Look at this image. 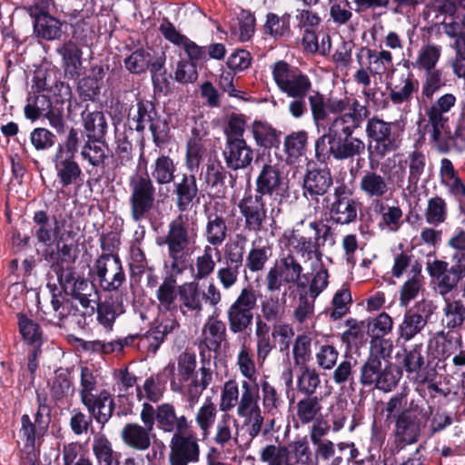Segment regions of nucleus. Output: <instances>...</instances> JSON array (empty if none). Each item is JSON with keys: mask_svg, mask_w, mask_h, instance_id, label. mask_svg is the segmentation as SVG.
<instances>
[{"mask_svg": "<svg viewBox=\"0 0 465 465\" xmlns=\"http://www.w3.org/2000/svg\"><path fill=\"white\" fill-rule=\"evenodd\" d=\"M322 409L318 397L308 396L297 402L296 417L302 425H306L315 421L322 416Z\"/></svg>", "mask_w": 465, "mask_h": 465, "instance_id": "nucleus-39", "label": "nucleus"}, {"mask_svg": "<svg viewBox=\"0 0 465 465\" xmlns=\"http://www.w3.org/2000/svg\"><path fill=\"white\" fill-rule=\"evenodd\" d=\"M328 152L336 160H353L355 157L361 156L365 151V143L360 137L352 134L327 138L326 144Z\"/></svg>", "mask_w": 465, "mask_h": 465, "instance_id": "nucleus-17", "label": "nucleus"}, {"mask_svg": "<svg viewBox=\"0 0 465 465\" xmlns=\"http://www.w3.org/2000/svg\"><path fill=\"white\" fill-rule=\"evenodd\" d=\"M289 451L298 464L309 465L312 462V452L306 437L296 439L289 444Z\"/></svg>", "mask_w": 465, "mask_h": 465, "instance_id": "nucleus-59", "label": "nucleus"}, {"mask_svg": "<svg viewBox=\"0 0 465 465\" xmlns=\"http://www.w3.org/2000/svg\"><path fill=\"white\" fill-rule=\"evenodd\" d=\"M100 286L105 291H116L125 280L120 259L116 255L100 256L93 268Z\"/></svg>", "mask_w": 465, "mask_h": 465, "instance_id": "nucleus-12", "label": "nucleus"}, {"mask_svg": "<svg viewBox=\"0 0 465 465\" xmlns=\"http://www.w3.org/2000/svg\"><path fill=\"white\" fill-rule=\"evenodd\" d=\"M153 106L149 102H139L135 109H132L129 114V121L132 127L137 132H142L146 126H149L154 134L155 128L152 124Z\"/></svg>", "mask_w": 465, "mask_h": 465, "instance_id": "nucleus-38", "label": "nucleus"}, {"mask_svg": "<svg viewBox=\"0 0 465 465\" xmlns=\"http://www.w3.org/2000/svg\"><path fill=\"white\" fill-rule=\"evenodd\" d=\"M165 242L169 256L173 259L174 266L183 258V252L195 241L194 236L188 232L183 219L179 217L170 223Z\"/></svg>", "mask_w": 465, "mask_h": 465, "instance_id": "nucleus-16", "label": "nucleus"}, {"mask_svg": "<svg viewBox=\"0 0 465 465\" xmlns=\"http://www.w3.org/2000/svg\"><path fill=\"white\" fill-rule=\"evenodd\" d=\"M136 391L139 400L146 398L156 402L163 397V386L158 379L152 376L144 381L142 387L137 386Z\"/></svg>", "mask_w": 465, "mask_h": 465, "instance_id": "nucleus-60", "label": "nucleus"}, {"mask_svg": "<svg viewBox=\"0 0 465 465\" xmlns=\"http://www.w3.org/2000/svg\"><path fill=\"white\" fill-rule=\"evenodd\" d=\"M87 411L99 423H105L112 416L114 403L110 392L106 390L101 391L97 395H93L89 402H82Z\"/></svg>", "mask_w": 465, "mask_h": 465, "instance_id": "nucleus-27", "label": "nucleus"}, {"mask_svg": "<svg viewBox=\"0 0 465 465\" xmlns=\"http://www.w3.org/2000/svg\"><path fill=\"white\" fill-rule=\"evenodd\" d=\"M424 215L429 224L437 226L443 223L448 215V207L445 200L439 196L429 199Z\"/></svg>", "mask_w": 465, "mask_h": 465, "instance_id": "nucleus-52", "label": "nucleus"}, {"mask_svg": "<svg viewBox=\"0 0 465 465\" xmlns=\"http://www.w3.org/2000/svg\"><path fill=\"white\" fill-rule=\"evenodd\" d=\"M81 155L91 165L99 166L107 157V147L97 142L88 143L82 149Z\"/></svg>", "mask_w": 465, "mask_h": 465, "instance_id": "nucleus-61", "label": "nucleus"}, {"mask_svg": "<svg viewBox=\"0 0 465 465\" xmlns=\"http://www.w3.org/2000/svg\"><path fill=\"white\" fill-rule=\"evenodd\" d=\"M255 191L257 195L262 197L267 195L272 203L277 204V208H272L271 215L281 213L280 205L290 197V188L288 183L282 177L279 168L275 164L265 163L255 180Z\"/></svg>", "mask_w": 465, "mask_h": 465, "instance_id": "nucleus-5", "label": "nucleus"}, {"mask_svg": "<svg viewBox=\"0 0 465 465\" xmlns=\"http://www.w3.org/2000/svg\"><path fill=\"white\" fill-rule=\"evenodd\" d=\"M19 330L24 340L34 349H40L43 343V331L39 324L25 316L19 317Z\"/></svg>", "mask_w": 465, "mask_h": 465, "instance_id": "nucleus-53", "label": "nucleus"}, {"mask_svg": "<svg viewBox=\"0 0 465 465\" xmlns=\"http://www.w3.org/2000/svg\"><path fill=\"white\" fill-rule=\"evenodd\" d=\"M356 59L365 61L372 75L382 74L392 63V55L389 51L376 53L368 48H361Z\"/></svg>", "mask_w": 465, "mask_h": 465, "instance_id": "nucleus-30", "label": "nucleus"}, {"mask_svg": "<svg viewBox=\"0 0 465 465\" xmlns=\"http://www.w3.org/2000/svg\"><path fill=\"white\" fill-rule=\"evenodd\" d=\"M313 276L309 284V295L315 301L316 298L327 288L329 283V274L327 269L323 266L322 262L321 265L317 266Z\"/></svg>", "mask_w": 465, "mask_h": 465, "instance_id": "nucleus-63", "label": "nucleus"}, {"mask_svg": "<svg viewBox=\"0 0 465 465\" xmlns=\"http://www.w3.org/2000/svg\"><path fill=\"white\" fill-rule=\"evenodd\" d=\"M49 2L42 0L27 7L34 19V33L45 40H54L61 35V23L48 14Z\"/></svg>", "mask_w": 465, "mask_h": 465, "instance_id": "nucleus-15", "label": "nucleus"}, {"mask_svg": "<svg viewBox=\"0 0 465 465\" xmlns=\"http://www.w3.org/2000/svg\"><path fill=\"white\" fill-rule=\"evenodd\" d=\"M320 377L315 369L304 368L298 379V389L301 392L311 396L320 384Z\"/></svg>", "mask_w": 465, "mask_h": 465, "instance_id": "nucleus-64", "label": "nucleus"}, {"mask_svg": "<svg viewBox=\"0 0 465 465\" xmlns=\"http://www.w3.org/2000/svg\"><path fill=\"white\" fill-rule=\"evenodd\" d=\"M129 205L134 221L140 222L153 209L155 187L147 173H134L129 178Z\"/></svg>", "mask_w": 465, "mask_h": 465, "instance_id": "nucleus-6", "label": "nucleus"}, {"mask_svg": "<svg viewBox=\"0 0 465 465\" xmlns=\"http://www.w3.org/2000/svg\"><path fill=\"white\" fill-rule=\"evenodd\" d=\"M176 166L172 158L166 155L159 156L151 165V176L158 185L173 183L175 178Z\"/></svg>", "mask_w": 465, "mask_h": 465, "instance_id": "nucleus-36", "label": "nucleus"}, {"mask_svg": "<svg viewBox=\"0 0 465 465\" xmlns=\"http://www.w3.org/2000/svg\"><path fill=\"white\" fill-rule=\"evenodd\" d=\"M361 193L371 200H381L391 193V186L388 179L375 171H365L359 182Z\"/></svg>", "mask_w": 465, "mask_h": 465, "instance_id": "nucleus-23", "label": "nucleus"}, {"mask_svg": "<svg viewBox=\"0 0 465 465\" xmlns=\"http://www.w3.org/2000/svg\"><path fill=\"white\" fill-rule=\"evenodd\" d=\"M215 249L210 245L204 246L202 253L197 255L191 265L193 282L208 278L215 270L216 262L213 259Z\"/></svg>", "mask_w": 465, "mask_h": 465, "instance_id": "nucleus-34", "label": "nucleus"}, {"mask_svg": "<svg viewBox=\"0 0 465 465\" xmlns=\"http://www.w3.org/2000/svg\"><path fill=\"white\" fill-rule=\"evenodd\" d=\"M156 423L159 430L164 432L186 431L191 422L184 415H178L175 407L171 403L157 406Z\"/></svg>", "mask_w": 465, "mask_h": 465, "instance_id": "nucleus-24", "label": "nucleus"}, {"mask_svg": "<svg viewBox=\"0 0 465 465\" xmlns=\"http://www.w3.org/2000/svg\"><path fill=\"white\" fill-rule=\"evenodd\" d=\"M34 222L36 224L35 235L38 241L45 244L49 245L56 239H72L74 236L72 226L65 220L48 218L43 211L35 213Z\"/></svg>", "mask_w": 465, "mask_h": 465, "instance_id": "nucleus-13", "label": "nucleus"}, {"mask_svg": "<svg viewBox=\"0 0 465 465\" xmlns=\"http://www.w3.org/2000/svg\"><path fill=\"white\" fill-rule=\"evenodd\" d=\"M286 292L282 294V298L272 295L262 302L261 312L263 318L268 322H277L284 315L286 302Z\"/></svg>", "mask_w": 465, "mask_h": 465, "instance_id": "nucleus-51", "label": "nucleus"}, {"mask_svg": "<svg viewBox=\"0 0 465 465\" xmlns=\"http://www.w3.org/2000/svg\"><path fill=\"white\" fill-rule=\"evenodd\" d=\"M308 134L305 131L292 132L284 138V152L291 160L298 159L306 151Z\"/></svg>", "mask_w": 465, "mask_h": 465, "instance_id": "nucleus-48", "label": "nucleus"}, {"mask_svg": "<svg viewBox=\"0 0 465 465\" xmlns=\"http://www.w3.org/2000/svg\"><path fill=\"white\" fill-rule=\"evenodd\" d=\"M82 116L84 129L88 133L89 137L98 139L104 136L106 131V122L102 112L84 111Z\"/></svg>", "mask_w": 465, "mask_h": 465, "instance_id": "nucleus-54", "label": "nucleus"}, {"mask_svg": "<svg viewBox=\"0 0 465 465\" xmlns=\"http://www.w3.org/2000/svg\"><path fill=\"white\" fill-rule=\"evenodd\" d=\"M237 436V421L230 414H223L215 427L214 442L220 446H225L232 440H236Z\"/></svg>", "mask_w": 465, "mask_h": 465, "instance_id": "nucleus-42", "label": "nucleus"}, {"mask_svg": "<svg viewBox=\"0 0 465 465\" xmlns=\"http://www.w3.org/2000/svg\"><path fill=\"white\" fill-rule=\"evenodd\" d=\"M421 427L418 416L404 411L395 417L394 436L396 441L402 444H412L418 441Z\"/></svg>", "mask_w": 465, "mask_h": 465, "instance_id": "nucleus-21", "label": "nucleus"}, {"mask_svg": "<svg viewBox=\"0 0 465 465\" xmlns=\"http://www.w3.org/2000/svg\"><path fill=\"white\" fill-rule=\"evenodd\" d=\"M151 430L136 423L126 424L122 430L124 442L135 450H145L150 447Z\"/></svg>", "mask_w": 465, "mask_h": 465, "instance_id": "nucleus-33", "label": "nucleus"}, {"mask_svg": "<svg viewBox=\"0 0 465 465\" xmlns=\"http://www.w3.org/2000/svg\"><path fill=\"white\" fill-rule=\"evenodd\" d=\"M236 366L241 375L252 384H256L257 369L252 349L242 343L237 352Z\"/></svg>", "mask_w": 465, "mask_h": 465, "instance_id": "nucleus-41", "label": "nucleus"}, {"mask_svg": "<svg viewBox=\"0 0 465 465\" xmlns=\"http://www.w3.org/2000/svg\"><path fill=\"white\" fill-rule=\"evenodd\" d=\"M428 317L409 310L405 312L402 322L398 326L399 339L410 341L415 338L425 328Z\"/></svg>", "mask_w": 465, "mask_h": 465, "instance_id": "nucleus-29", "label": "nucleus"}, {"mask_svg": "<svg viewBox=\"0 0 465 465\" xmlns=\"http://www.w3.org/2000/svg\"><path fill=\"white\" fill-rule=\"evenodd\" d=\"M241 401L239 385L235 380L224 382L221 390L219 409L223 412H228L236 408Z\"/></svg>", "mask_w": 465, "mask_h": 465, "instance_id": "nucleus-50", "label": "nucleus"}, {"mask_svg": "<svg viewBox=\"0 0 465 465\" xmlns=\"http://www.w3.org/2000/svg\"><path fill=\"white\" fill-rule=\"evenodd\" d=\"M366 135L370 141L371 153L380 158L397 149V142L392 134V124L385 122L377 116L367 121Z\"/></svg>", "mask_w": 465, "mask_h": 465, "instance_id": "nucleus-10", "label": "nucleus"}, {"mask_svg": "<svg viewBox=\"0 0 465 465\" xmlns=\"http://www.w3.org/2000/svg\"><path fill=\"white\" fill-rule=\"evenodd\" d=\"M293 319L306 329L313 328L316 322L314 301H310L306 295H300L293 311Z\"/></svg>", "mask_w": 465, "mask_h": 465, "instance_id": "nucleus-44", "label": "nucleus"}, {"mask_svg": "<svg viewBox=\"0 0 465 465\" xmlns=\"http://www.w3.org/2000/svg\"><path fill=\"white\" fill-rule=\"evenodd\" d=\"M168 461L170 465L195 464L200 460V445L192 431H176L169 444Z\"/></svg>", "mask_w": 465, "mask_h": 465, "instance_id": "nucleus-9", "label": "nucleus"}, {"mask_svg": "<svg viewBox=\"0 0 465 465\" xmlns=\"http://www.w3.org/2000/svg\"><path fill=\"white\" fill-rule=\"evenodd\" d=\"M382 368L380 359L369 358L361 368V382L365 386H376L379 379H381Z\"/></svg>", "mask_w": 465, "mask_h": 465, "instance_id": "nucleus-62", "label": "nucleus"}, {"mask_svg": "<svg viewBox=\"0 0 465 465\" xmlns=\"http://www.w3.org/2000/svg\"><path fill=\"white\" fill-rule=\"evenodd\" d=\"M70 292L74 295L85 308H94V305L97 303L98 293L94 285L84 279L74 281Z\"/></svg>", "mask_w": 465, "mask_h": 465, "instance_id": "nucleus-47", "label": "nucleus"}, {"mask_svg": "<svg viewBox=\"0 0 465 465\" xmlns=\"http://www.w3.org/2000/svg\"><path fill=\"white\" fill-rule=\"evenodd\" d=\"M332 184V178L328 169H312L303 177V195L306 198L325 194Z\"/></svg>", "mask_w": 465, "mask_h": 465, "instance_id": "nucleus-26", "label": "nucleus"}, {"mask_svg": "<svg viewBox=\"0 0 465 465\" xmlns=\"http://www.w3.org/2000/svg\"><path fill=\"white\" fill-rule=\"evenodd\" d=\"M348 112L338 114L331 122L326 134L319 137L315 143L317 157L324 155L327 149L326 139L352 134L362 122L370 115L369 108L359 100L348 97Z\"/></svg>", "mask_w": 465, "mask_h": 465, "instance_id": "nucleus-1", "label": "nucleus"}, {"mask_svg": "<svg viewBox=\"0 0 465 465\" xmlns=\"http://www.w3.org/2000/svg\"><path fill=\"white\" fill-rule=\"evenodd\" d=\"M253 138L259 146L272 147L279 142L281 133L271 124L255 121L252 125Z\"/></svg>", "mask_w": 465, "mask_h": 465, "instance_id": "nucleus-45", "label": "nucleus"}, {"mask_svg": "<svg viewBox=\"0 0 465 465\" xmlns=\"http://www.w3.org/2000/svg\"><path fill=\"white\" fill-rule=\"evenodd\" d=\"M180 304L178 308L183 315L191 312L200 315L203 311V292L196 282H185L178 286Z\"/></svg>", "mask_w": 465, "mask_h": 465, "instance_id": "nucleus-25", "label": "nucleus"}, {"mask_svg": "<svg viewBox=\"0 0 465 465\" xmlns=\"http://www.w3.org/2000/svg\"><path fill=\"white\" fill-rule=\"evenodd\" d=\"M93 451L98 461L104 465H119L110 441L104 436H97L93 443Z\"/></svg>", "mask_w": 465, "mask_h": 465, "instance_id": "nucleus-55", "label": "nucleus"}, {"mask_svg": "<svg viewBox=\"0 0 465 465\" xmlns=\"http://www.w3.org/2000/svg\"><path fill=\"white\" fill-rule=\"evenodd\" d=\"M412 276L401 287L400 303L406 307L419 293L422 285L421 265L415 262L411 266Z\"/></svg>", "mask_w": 465, "mask_h": 465, "instance_id": "nucleus-43", "label": "nucleus"}, {"mask_svg": "<svg viewBox=\"0 0 465 465\" xmlns=\"http://www.w3.org/2000/svg\"><path fill=\"white\" fill-rule=\"evenodd\" d=\"M389 97L394 104L409 103L419 89V82L408 72L395 73L388 83Z\"/></svg>", "mask_w": 465, "mask_h": 465, "instance_id": "nucleus-18", "label": "nucleus"}, {"mask_svg": "<svg viewBox=\"0 0 465 465\" xmlns=\"http://www.w3.org/2000/svg\"><path fill=\"white\" fill-rule=\"evenodd\" d=\"M272 79L281 93L287 97H307L312 88L310 77L297 67L284 61H277L271 66Z\"/></svg>", "mask_w": 465, "mask_h": 465, "instance_id": "nucleus-3", "label": "nucleus"}, {"mask_svg": "<svg viewBox=\"0 0 465 465\" xmlns=\"http://www.w3.org/2000/svg\"><path fill=\"white\" fill-rule=\"evenodd\" d=\"M321 230L316 222L309 223L305 225L302 221L289 232H285L284 237L287 239L290 246L304 259L305 262H311L312 270H316L317 266L322 262V253L319 249V239Z\"/></svg>", "mask_w": 465, "mask_h": 465, "instance_id": "nucleus-2", "label": "nucleus"}, {"mask_svg": "<svg viewBox=\"0 0 465 465\" xmlns=\"http://www.w3.org/2000/svg\"><path fill=\"white\" fill-rule=\"evenodd\" d=\"M227 225L223 217L211 214L208 216L204 231L206 242L213 248L221 245L227 236Z\"/></svg>", "mask_w": 465, "mask_h": 465, "instance_id": "nucleus-40", "label": "nucleus"}, {"mask_svg": "<svg viewBox=\"0 0 465 465\" xmlns=\"http://www.w3.org/2000/svg\"><path fill=\"white\" fill-rule=\"evenodd\" d=\"M302 271V265L292 254L289 253L280 258L265 275L267 291L280 292L284 284L298 283Z\"/></svg>", "mask_w": 465, "mask_h": 465, "instance_id": "nucleus-8", "label": "nucleus"}, {"mask_svg": "<svg viewBox=\"0 0 465 465\" xmlns=\"http://www.w3.org/2000/svg\"><path fill=\"white\" fill-rule=\"evenodd\" d=\"M217 416L216 405L211 399H206L195 414V421L203 437H207Z\"/></svg>", "mask_w": 465, "mask_h": 465, "instance_id": "nucleus-49", "label": "nucleus"}, {"mask_svg": "<svg viewBox=\"0 0 465 465\" xmlns=\"http://www.w3.org/2000/svg\"><path fill=\"white\" fill-rule=\"evenodd\" d=\"M442 324L450 330L458 328L465 322V304L461 300L443 298Z\"/></svg>", "mask_w": 465, "mask_h": 465, "instance_id": "nucleus-32", "label": "nucleus"}, {"mask_svg": "<svg viewBox=\"0 0 465 465\" xmlns=\"http://www.w3.org/2000/svg\"><path fill=\"white\" fill-rule=\"evenodd\" d=\"M441 55V47L433 44H427L420 47L413 66L419 70L435 69Z\"/></svg>", "mask_w": 465, "mask_h": 465, "instance_id": "nucleus-46", "label": "nucleus"}, {"mask_svg": "<svg viewBox=\"0 0 465 465\" xmlns=\"http://www.w3.org/2000/svg\"><path fill=\"white\" fill-rule=\"evenodd\" d=\"M257 296L252 288H243L227 311L229 329L232 333L243 332L252 323Z\"/></svg>", "mask_w": 465, "mask_h": 465, "instance_id": "nucleus-7", "label": "nucleus"}, {"mask_svg": "<svg viewBox=\"0 0 465 465\" xmlns=\"http://www.w3.org/2000/svg\"><path fill=\"white\" fill-rule=\"evenodd\" d=\"M223 155L227 167L232 170L243 169L252 161V150L244 139L226 141Z\"/></svg>", "mask_w": 465, "mask_h": 465, "instance_id": "nucleus-20", "label": "nucleus"}, {"mask_svg": "<svg viewBox=\"0 0 465 465\" xmlns=\"http://www.w3.org/2000/svg\"><path fill=\"white\" fill-rule=\"evenodd\" d=\"M241 388V401L236 407V414L242 420V428L253 439L260 433L263 423L259 388L247 381H242Z\"/></svg>", "mask_w": 465, "mask_h": 465, "instance_id": "nucleus-4", "label": "nucleus"}, {"mask_svg": "<svg viewBox=\"0 0 465 465\" xmlns=\"http://www.w3.org/2000/svg\"><path fill=\"white\" fill-rule=\"evenodd\" d=\"M290 451L288 448L280 445H268L261 452V460L268 465H289Z\"/></svg>", "mask_w": 465, "mask_h": 465, "instance_id": "nucleus-56", "label": "nucleus"}, {"mask_svg": "<svg viewBox=\"0 0 465 465\" xmlns=\"http://www.w3.org/2000/svg\"><path fill=\"white\" fill-rule=\"evenodd\" d=\"M351 303V292L347 288L338 290L331 301L332 311L330 314L334 321L342 318L349 312V306Z\"/></svg>", "mask_w": 465, "mask_h": 465, "instance_id": "nucleus-58", "label": "nucleus"}, {"mask_svg": "<svg viewBox=\"0 0 465 465\" xmlns=\"http://www.w3.org/2000/svg\"><path fill=\"white\" fill-rule=\"evenodd\" d=\"M427 271L434 281L436 291L442 298L447 297L449 293L457 288L460 281L447 262L441 260L428 262Z\"/></svg>", "mask_w": 465, "mask_h": 465, "instance_id": "nucleus-19", "label": "nucleus"}, {"mask_svg": "<svg viewBox=\"0 0 465 465\" xmlns=\"http://www.w3.org/2000/svg\"><path fill=\"white\" fill-rule=\"evenodd\" d=\"M237 207L244 220V229L248 232L259 233L263 230L267 220L265 203L261 195L246 192L239 200Z\"/></svg>", "mask_w": 465, "mask_h": 465, "instance_id": "nucleus-11", "label": "nucleus"}, {"mask_svg": "<svg viewBox=\"0 0 465 465\" xmlns=\"http://www.w3.org/2000/svg\"><path fill=\"white\" fill-rule=\"evenodd\" d=\"M334 196L335 200L331 207V219L341 224H349L355 221L358 213L357 202L341 187L335 190Z\"/></svg>", "mask_w": 465, "mask_h": 465, "instance_id": "nucleus-22", "label": "nucleus"}, {"mask_svg": "<svg viewBox=\"0 0 465 465\" xmlns=\"http://www.w3.org/2000/svg\"><path fill=\"white\" fill-rule=\"evenodd\" d=\"M393 326V321L391 317L381 312L374 318L367 320V332L371 338L384 337L388 334Z\"/></svg>", "mask_w": 465, "mask_h": 465, "instance_id": "nucleus-57", "label": "nucleus"}, {"mask_svg": "<svg viewBox=\"0 0 465 465\" xmlns=\"http://www.w3.org/2000/svg\"><path fill=\"white\" fill-rule=\"evenodd\" d=\"M312 120L315 124L325 122L330 114H338L347 110L348 96L326 97L319 91H313L307 95Z\"/></svg>", "mask_w": 465, "mask_h": 465, "instance_id": "nucleus-14", "label": "nucleus"}, {"mask_svg": "<svg viewBox=\"0 0 465 465\" xmlns=\"http://www.w3.org/2000/svg\"><path fill=\"white\" fill-rule=\"evenodd\" d=\"M177 206L184 211L198 194V186L194 175L183 174L182 180L175 183Z\"/></svg>", "mask_w": 465, "mask_h": 465, "instance_id": "nucleus-37", "label": "nucleus"}, {"mask_svg": "<svg viewBox=\"0 0 465 465\" xmlns=\"http://www.w3.org/2000/svg\"><path fill=\"white\" fill-rule=\"evenodd\" d=\"M226 327L223 322L209 318L202 331V343L209 350L217 351L225 338Z\"/></svg>", "mask_w": 465, "mask_h": 465, "instance_id": "nucleus-31", "label": "nucleus"}, {"mask_svg": "<svg viewBox=\"0 0 465 465\" xmlns=\"http://www.w3.org/2000/svg\"><path fill=\"white\" fill-rule=\"evenodd\" d=\"M178 287L173 279H165L156 291L158 308L162 312H173L178 309Z\"/></svg>", "mask_w": 465, "mask_h": 465, "instance_id": "nucleus-35", "label": "nucleus"}, {"mask_svg": "<svg viewBox=\"0 0 465 465\" xmlns=\"http://www.w3.org/2000/svg\"><path fill=\"white\" fill-rule=\"evenodd\" d=\"M55 170L61 183L68 186L74 183L81 174V169L71 154H64L60 146L54 158Z\"/></svg>", "mask_w": 465, "mask_h": 465, "instance_id": "nucleus-28", "label": "nucleus"}]
</instances>
